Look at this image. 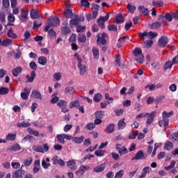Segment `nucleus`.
I'll list each match as a JSON object with an SVG mask.
<instances>
[{"instance_id": "obj_27", "label": "nucleus", "mask_w": 178, "mask_h": 178, "mask_svg": "<svg viewBox=\"0 0 178 178\" xmlns=\"http://www.w3.org/2000/svg\"><path fill=\"white\" fill-rule=\"evenodd\" d=\"M60 30L61 34L63 35H67V34H70L72 33V30L67 26H63Z\"/></svg>"}, {"instance_id": "obj_26", "label": "nucleus", "mask_w": 178, "mask_h": 178, "mask_svg": "<svg viewBox=\"0 0 178 178\" xmlns=\"http://www.w3.org/2000/svg\"><path fill=\"white\" fill-rule=\"evenodd\" d=\"M115 131V124H110L106 128V133L108 134H111V133H113Z\"/></svg>"}, {"instance_id": "obj_28", "label": "nucleus", "mask_w": 178, "mask_h": 178, "mask_svg": "<svg viewBox=\"0 0 178 178\" xmlns=\"http://www.w3.org/2000/svg\"><path fill=\"white\" fill-rule=\"evenodd\" d=\"M80 106V101L78 99L71 102L69 104L70 109H72V108H78Z\"/></svg>"}, {"instance_id": "obj_33", "label": "nucleus", "mask_w": 178, "mask_h": 178, "mask_svg": "<svg viewBox=\"0 0 178 178\" xmlns=\"http://www.w3.org/2000/svg\"><path fill=\"white\" fill-rule=\"evenodd\" d=\"M38 62L39 65L45 66V65H47V58L44 56H40L38 58Z\"/></svg>"}, {"instance_id": "obj_20", "label": "nucleus", "mask_w": 178, "mask_h": 178, "mask_svg": "<svg viewBox=\"0 0 178 178\" xmlns=\"http://www.w3.org/2000/svg\"><path fill=\"white\" fill-rule=\"evenodd\" d=\"M22 72H23V68H22V67H17L16 68L13 69L12 74L14 77H17L19 74L22 73Z\"/></svg>"}, {"instance_id": "obj_16", "label": "nucleus", "mask_w": 178, "mask_h": 178, "mask_svg": "<svg viewBox=\"0 0 178 178\" xmlns=\"http://www.w3.org/2000/svg\"><path fill=\"white\" fill-rule=\"evenodd\" d=\"M24 92L21 93V97L22 98V99L26 101V99H29V96L30 95L31 90L29 88H25L24 89Z\"/></svg>"}, {"instance_id": "obj_45", "label": "nucleus", "mask_w": 178, "mask_h": 178, "mask_svg": "<svg viewBox=\"0 0 178 178\" xmlns=\"http://www.w3.org/2000/svg\"><path fill=\"white\" fill-rule=\"evenodd\" d=\"M102 99V95L101 93L95 94L93 97L94 102H99Z\"/></svg>"}, {"instance_id": "obj_51", "label": "nucleus", "mask_w": 178, "mask_h": 178, "mask_svg": "<svg viewBox=\"0 0 178 178\" xmlns=\"http://www.w3.org/2000/svg\"><path fill=\"white\" fill-rule=\"evenodd\" d=\"M58 143H60L61 144H65V136L63 134L57 135Z\"/></svg>"}, {"instance_id": "obj_30", "label": "nucleus", "mask_w": 178, "mask_h": 178, "mask_svg": "<svg viewBox=\"0 0 178 178\" xmlns=\"http://www.w3.org/2000/svg\"><path fill=\"white\" fill-rule=\"evenodd\" d=\"M116 24H120V23H123L124 22V17H123V15L122 13H119L115 16Z\"/></svg>"}, {"instance_id": "obj_5", "label": "nucleus", "mask_w": 178, "mask_h": 178, "mask_svg": "<svg viewBox=\"0 0 178 178\" xmlns=\"http://www.w3.org/2000/svg\"><path fill=\"white\" fill-rule=\"evenodd\" d=\"M42 26V17H39V18H36L35 19H33V30H38L39 27H41Z\"/></svg>"}, {"instance_id": "obj_38", "label": "nucleus", "mask_w": 178, "mask_h": 178, "mask_svg": "<svg viewBox=\"0 0 178 178\" xmlns=\"http://www.w3.org/2000/svg\"><path fill=\"white\" fill-rule=\"evenodd\" d=\"M174 112L173 111L167 113L166 111H163L162 115H163V119H169V118H170L171 116H173L174 115Z\"/></svg>"}, {"instance_id": "obj_6", "label": "nucleus", "mask_w": 178, "mask_h": 178, "mask_svg": "<svg viewBox=\"0 0 178 178\" xmlns=\"http://www.w3.org/2000/svg\"><path fill=\"white\" fill-rule=\"evenodd\" d=\"M168 42H169V40L168 39V37L161 36V38L159 40L158 45L159 47H161L162 48H164V47H166V44Z\"/></svg>"}, {"instance_id": "obj_31", "label": "nucleus", "mask_w": 178, "mask_h": 178, "mask_svg": "<svg viewBox=\"0 0 178 178\" xmlns=\"http://www.w3.org/2000/svg\"><path fill=\"white\" fill-rule=\"evenodd\" d=\"M118 130H123L126 127V122H124V118L121 119L118 122Z\"/></svg>"}, {"instance_id": "obj_7", "label": "nucleus", "mask_w": 178, "mask_h": 178, "mask_svg": "<svg viewBox=\"0 0 178 178\" xmlns=\"http://www.w3.org/2000/svg\"><path fill=\"white\" fill-rule=\"evenodd\" d=\"M140 159H145L143 150H138L136 156L132 157L131 161H138Z\"/></svg>"}, {"instance_id": "obj_43", "label": "nucleus", "mask_w": 178, "mask_h": 178, "mask_svg": "<svg viewBox=\"0 0 178 178\" xmlns=\"http://www.w3.org/2000/svg\"><path fill=\"white\" fill-rule=\"evenodd\" d=\"M159 124L160 127H162V124L163 125V127H168V126H169V120L163 118V120L159 122Z\"/></svg>"}, {"instance_id": "obj_64", "label": "nucleus", "mask_w": 178, "mask_h": 178, "mask_svg": "<svg viewBox=\"0 0 178 178\" xmlns=\"http://www.w3.org/2000/svg\"><path fill=\"white\" fill-rule=\"evenodd\" d=\"M152 5H153V6H163V1H153Z\"/></svg>"}, {"instance_id": "obj_60", "label": "nucleus", "mask_w": 178, "mask_h": 178, "mask_svg": "<svg viewBox=\"0 0 178 178\" xmlns=\"http://www.w3.org/2000/svg\"><path fill=\"white\" fill-rule=\"evenodd\" d=\"M15 52V59H20V57L22 56V51L20 50V48L16 49Z\"/></svg>"}, {"instance_id": "obj_24", "label": "nucleus", "mask_w": 178, "mask_h": 178, "mask_svg": "<svg viewBox=\"0 0 178 178\" xmlns=\"http://www.w3.org/2000/svg\"><path fill=\"white\" fill-rule=\"evenodd\" d=\"M92 51L94 59H99V49L97 47H92Z\"/></svg>"}, {"instance_id": "obj_41", "label": "nucleus", "mask_w": 178, "mask_h": 178, "mask_svg": "<svg viewBox=\"0 0 178 178\" xmlns=\"http://www.w3.org/2000/svg\"><path fill=\"white\" fill-rule=\"evenodd\" d=\"M173 148V143L170 141H168L167 143H165L164 145V149H166L167 151H170Z\"/></svg>"}, {"instance_id": "obj_57", "label": "nucleus", "mask_w": 178, "mask_h": 178, "mask_svg": "<svg viewBox=\"0 0 178 178\" xmlns=\"http://www.w3.org/2000/svg\"><path fill=\"white\" fill-rule=\"evenodd\" d=\"M85 129H87V130H93V129H95V124L90 122L86 125Z\"/></svg>"}, {"instance_id": "obj_19", "label": "nucleus", "mask_w": 178, "mask_h": 178, "mask_svg": "<svg viewBox=\"0 0 178 178\" xmlns=\"http://www.w3.org/2000/svg\"><path fill=\"white\" fill-rule=\"evenodd\" d=\"M138 9L142 15H144V16H149V10H148V8H145L144 6H140Z\"/></svg>"}, {"instance_id": "obj_23", "label": "nucleus", "mask_w": 178, "mask_h": 178, "mask_svg": "<svg viewBox=\"0 0 178 178\" xmlns=\"http://www.w3.org/2000/svg\"><path fill=\"white\" fill-rule=\"evenodd\" d=\"M84 136H81L79 137H74L72 138L73 143H75V144H81L84 142Z\"/></svg>"}, {"instance_id": "obj_18", "label": "nucleus", "mask_w": 178, "mask_h": 178, "mask_svg": "<svg viewBox=\"0 0 178 178\" xmlns=\"http://www.w3.org/2000/svg\"><path fill=\"white\" fill-rule=\"evenodd\" d=\"M74 91L75 89L73 86H67L64 90V92L66 95H72V94H74Z\"/></svg>"}, {"instance_id": "obj_12", "label": "nucleus", "mask_w": 178, "mask_h": 178, "mask_svg": "<svg viewBox=\"0 0 178 178\" xmlns=\"http://www.w3.org/2000/svg\"><path fill=\"white\" fill-rule=\"evenodd\" d=\"M77 67L78 69H79V74L81 76H84L87 72V66L79 63L77 64Z\"/></svg>"}, {"instance_id": "obj_2", "label": "nucleus", "mask_w": 178, "mask_h": 178, "mask_svg": "<svg viewBox=\"0 0 178 178\" xmlns=\"http://www.w3.org/2000/svg\"><path fill=\"white\" fill-rule=\"evenodd\" d=\"M133 54L134 56H139V58H136V62H138V63H144V55H143V50L140 49V47H136L135 49L133 51Z\"/></svg>"}, {"instance_id": "obj_54", "label": "nucleus", "mask_w": 178, "mask_h": 178, "mask_svg": "<svg viewBox=\"0 0 178 178\" xmlns=\"http://www.w3.org/2000/svg\"><path fill=\"white\" fill-rule=\"evenodd\" d=\"M108 30L109 31H118V26L115 24H109L108 25Z\"/></svg>"}, {"instance_id": "obj_11", "label": "nucleus", "mask_w": 178, "mask_h": 178, "mask_svg": "<svg viewBox=\"0 0 178 178\" xmlns=\"http://www.w3.org/2000/svg\"><path fill=\"white\" fill-rule=\"evenodd\" d=\"M149 27L152 30H156L158 29H161V27H162V22L157 21L153 22L152 24H149Z\"/></svg>"}, {"instance_id": "obj_44", "label": "nucleus", "mask_w": 178, "mask_h": 178, "mask_svg": "<svg viewBox=\"0 0 178 178\" xmlns=\"http://www.w3.org/2000/svg\"><path fill=\"white\" fill-rule=\"evenodd\" d=\"M118 151L120 155H123L129 153V151L127 150V148H126V147L118 148Z\"/></svg>"}, {"instance_id": "obj_17", "label": "nucleus", "mask_w": 178, "mask_h": 178, "mask_svg": "<svg viewBox=\"0 0 178 178\" xmlns=\"http://www.w3.org/2000/svg\"><path fill=\"white\" fill-rule=\"evenodd\" d=\"M8 149V151L17 152V151H20V149H22V147H20V145H19V143H15L13 145H10Z\"/></svg>"}, {"instance_id": "obj_49", "label": "nucleus", "mask_w": 178, "mask_h": 178, "mask_svg": "<svg viewBox=\"0 0 178 178\" xmlns=\"http://www.w3.org/2000/svg\"><path fill=\"white\" fill-rule=\"evenodd\" d=\"M6 94H9V88L5 87L0 88V95H6Z\"/></svg>"}, {"instance_id": "obj_14", "label": "nucleus", "mask_w": 178, "mask_h": 178, "mask_svg": "<svg viewBox=\"0 0 178 178\" xmlns=\"http://www.w3.org/2000/svg\"><path fill=\"white\" fill-rule=\"evenodd\" d=\"M30 16H31V18L33 19V20H35L36 19H38L39 17H41L38 11L37 10L34 9V8L31 10Z\"/></svg>"}, {"instance_id": "obj_53", "label": "nucleus", "mask_w": 178, "mask_h": 178, "mask_svg": "<svg viewBox=\"0 0 178 178\" xmlns=\"http://www.w3.org/2000/svg\"><path fill=\"white\" fill-rule=\"evenodd\" d=\"M78 41L79 42H86L87 41V38L86 37V35H79L78 36Z\"/></svg>"}, {"instance_id": "obj_58", "label": "nucleus", "mask_w": 178, "mask_h": 178, "mask_svg": "<svg viewBox=\"0 0 178 178\" xmlns=\"http://www.w3.org/2000/svg\"><path fill=\"white\" fill-rule=\"evenodd\" d=\"M97 26L101 27V29H105V22L101 19V18L97 19Z\"/></svg>"}, {"instance_id": "obj_55", "label": "nucleus", "mask_w": 178, "mask_h": 178, "mask_svg": "<svg viewBox=\"0 0 178 178\" xmlns=\"http://www.w3.org/2000/svg\"><path fill=\"white\" fill-rule=\"evenodd\" d=\"M124 175V170H121L115 173L114 178H122Z\"/></svg>"}, {"instance_id": "obj_40", "label": "nucleus", "mask_w": 178, "mask_h": 178, "mask_svg": "<svg viewBox=\"0 0 178 178\" xmlns=\"http://www.w3.org/2000/svg\"><path fill=\"white\" fill-rule=\"evenodd\" d=\"M95 118H97L98 119H104V117L105 116V112L102 111H99L95 112Z\"/></svg>"}, {"instance_id": "obj_13", "label": "nucleus", "mask_w": 178, "mask_h": 178, "mask_svg": "<svg viewBox=\"0 0 178 178\" xmlns=\"http://www.w3.org/2000/svg\"><path fill=\"white\" fill-rule=\"evenodd\" d=\"M31 98H35V99H42V96L41 95V92L38 90H33L31 94Z\"/></svg>"}, {"instance_id": "obj_32", "label": "nucleus", "mask_w": 178, "mask_h": 178, "mask_svg": "<svg viewBox=\"0 0 178 178\" xmlns=\"http://www.w3.org/2000/svg\"><path fill=\"white\" fill-rule=\"evenodd\" d=\"M27 131L29 134H32V136H34L35 137H38V136H40V132H38V131L33 130V128L31 127H29Z\"/></svg>"}, {"instance_id": "obj_36", "label": "nucleus", "mask_w": 178, "mask_h": 178, "mask_svg": "<svg viewBox=\"0 0 178 178\" xmlns=\"http://www.w3.org/2000/svg\"><path fill=\"white\" fill-rule=\"evenodd\" d=\"M48 35L50 40H52V38H56V32H55L53 29H50L48 31Z\"/></svg>"}, {"instance_id": "obj_50", "label": "nucleus", "mask_w": 178, "mask_h": 178, "mask_svg": "<svg viewBox=\"0 0 178 178\" xmlns=\"http://www.w3.org/2000/svg\"><path fill=\"white\" fill-rule=\"evenodd\" d=\"M127 8L128 12H129V13H134V12H136V6H132L130 3L127 4Z\"/></svg>"}, {"instance_id": "obj_56", "label": "nucleus", "mask_w": 178, "mask_h": 178, "mask_svg": "<svg viewBox=\"0 0 178 178\" xmlns=\"http://www.w3.org/2000/svg\"><path fill=\"white\" fill-rule=\"evenodd\" d=\"M95 154L96 155V156L99 157L104 156V155H105V151L102 149L96 150L95 152Z\"/></svg>"}, {"instance_id": "obj_10", "label": "nucleus", "mask_w": 178, "mask_h": 178, "mask_svg": "<svg viewBox=\"0 0 178 178\" xmlns=\"http://www.w3.org/2000/svg\"><path fill=\"white\" fill-rule=\"evenodd\" d=\"M51 161H53V165H60V166L65 165V161L61 159H58V156H54Z\"/></svg>"}, {"instance_id": "obj_48", "label": "nucleus", "mask_w": 178, "mask_h": 178, "mask_svg": "<svg viewBox=\"0 0 178 178\" xmlns=\"http://www.w3.org/2000/svg\"><path fill=\"white\" fill-rule=\"evenodd\" d=\"M170 140H171V141H177L178 143V132L172 134L170 136Z\"/></svg>"}, {"instance_id": "obj_34", "label": "nucleus", "mask_w": 178, "mask_h": 178, "mask_svg": "<svg viewBox=\"0 0 178 178\" xmlns=\"http://www.w3.org/2000/svg\"><path fill=\"white\" fill-rule=\"evenodd\" d=\"M175 63H173V61L168 60L165 62L163 66L164 70H168V69H172V66H173Z\"/></svg>"}, {"instance_id": "obj_21", "label": "nucleus", "mask_w": 178, "mask_h": 178, "mask_svg": "<svg viewBox=\"0 0 178 178\" xmlns=\"http://www.w3.org/2000/svg\"><path fill=\"white\" fill-rule=\"evenodd\" d=\"M105 163H102L100 165L95 167L93 170L95 172V173H101V172H104V170L105 169Z\"/></svg>"}, {"instance_id": "obj_52", "label": "nucleus", "mask_w": 178, "mask_h": 178, "mask_svg": "<svg viewBox=\"0 0 178 178\" xmlns=\"http://www.w3.org/2000/svg\"><path fill=\"white\" fill-rule=\"evenodd\" d=\"M12 40L10 39H6L4 40H3L2 42V46L3 47H9V45H10V44H12Z\"/></svg>"}, {"instance_id": "obj_37", "label": "nucleus", "mask_w": 178, "mask_h": 178, "mask_svg": "<svg viewBox=\"0 0 178 178\" xmlns=\"http://www.w3.org/2000/svg\"><path fill=\"white\" fill-rule=\"evenodd\" d=\"M8 37H9L10 38H14L16 39L17 38V35H16V33H13V29L12 28H10L7 33Z\"/></svg>"}, {"instance_id": "obj_1", "label": "nucleus", "mask_w": 178, "mask_h": 178, "mask_svg": "<svg viewBox=\"0 0 178 178\" xmlns=\"http://www.w3.org/2000/svg\"><path fill=\"white\" fill-rule=\"evenodd\" d=\"M29 67H31L33 71L31 72V76H27V80L29 83H33L34 81V79H35V70H37V63H35V62H31L29 63Z\"/></svg>"}, {"instance_id": "obj_39", "label": "nucleus", "mask_w": 178, "mask_h": 178, "mask_svg": "<svg viewBox=\"0 0 178 178\" xmlns=\"http://www.w3.org/2000/svg\"><path fill=\"white\" fill-rule=\"evenodd\" d=\"M64 15L67 19H69V17L73 16V12L71 9L67 8L64 10Z\"/></svg>"}, {"instance_id": "obj_47", "label": "nucleus", "mask_w": 178, "mask_h": 178, "mask_svg": "<svg viewBox=\"0 0 178 178\" xmlns=\"http://www.w3.org/2000/svg\"><path fill=\"white\" fill-rule=\"evenodd\" d=\"M31 163H33V157H29V159L24 160V166H26V168H29Z\"/></svg>"}, {"instance_id": "obj_59", "label": "nucleus", "mask_w": 178, "mask_h": 178, "mask_svg": "<svg viewBox=\"0 0 178 178\" xmlns=\"http://www.w3.org/2000/svg\"><path fill=\"white\" fill-rule=\"evenodd\" d=\"M175 165H176V161H172L170 162V165L168 166L164 167V169H165V170H170V169H173V168H175Z\"/></svg>"}, {"instance_id": "obj_3", "label": "nucleus", "mask_w": 178, "mask_h": 178, "mask_svg": "<svg viewBox=\"0 0 178 178\" xmlns=\"http://www.w3.org/2000/svg\"><path fill=\"white\" fill-rule=\"evenodd\" d=\"M47 24L51 27H58L60 24V21L58 17H50L47 20Z\"/></svg>"}, {"instance_id": "obj_29", "label": "nucleus", "mask_w": 178, "mask_h": 178, "mask_svg": "<svg viewBox=\"0 0 178 178\" xmlns=\"http://www.w3.org/2000/svg\"><path fill=\"white\" fill-rule=\"evenodd\" d=\"M156 114V112H152L150 114H149V118L147 120V124H151L152 122H154V118H155V115Z\"/></svg>"}, {"instance_id": "obj_25", "label": "nucleus", "mask_w": 178, "mask_h": 178, "mask_svg": "<svg viewBox=\"0 0 178 178\" xmlns=\"http://www.w3.org/2000/svg\"><path fill=\"white\" fill-rule=\"evenodd\" d=\"M30 126H31V124L26 121H23L22 122H19L17 124V127H19V128L30 127Z\"/></svg>"}, {"instance_id": "obj_15", "label": "nucleus", "mask_w": 178, "mask_h": 178, "mask_svg": "<svg viewBox=\"0 0 178 178\" xmlns=\"http://www.w3.org/2000/svg\"><path fill=\"white\" fill-rule=\"evenodd\" d=\"M88 168L85 165H81L78 170L76 171L75 175H76L79 177L81 176H83L84 173L86 172V170H87Z\"/></svg>"}, {"instance_id": "obj_9", "label": "nucleus", "mask_w": 178, "mask_h": 178, "mask_svg": "<svg viewBox=\"0 0 178 178\" xmlns=\"http://www.w3.org/2000/svg\"><path fill=\"white\" fill-rule=\"evenodd\" d=\"M79 23L80 22L79 21V15H75L74 16V18L70 21V26L71 27V29H73L74 26H79Z\"/></svg>"}, {"instance_id": "obj_35", "label": "nucleus", "mask_w": 178, "mask_h": 178, "mask_svg": "<svg viewBox=\"0 0 178 178\" xmlns=\"http://www.w3.org/2000/svg\"><path fill=\"white\" fill-rule=\"evenodd\" d=\"M32 149L33 151H35V152H41L42 154H44V149L41 145L33 146Z\"/></svg>"}, {"instance_id": "obj_62", "label": "nucleus", "mask_w": 178, "mask_h": 178, "mask_svg": "<svg viewBox=\"0 0 178 178\" xmlns=\"http://www.w3.org/2000/svg\"><path fill=\"white\" fill-rule=\"evenodd\" d=\"M42 166L43 169H48V168H49V166H51V163H47V161L43 159L42 161Z\"/></svg>"}, {"instance_id": "obj_22", "label": "nucleus", "mask_w": 178, "mask_h": 178, "mask_svg": "<svg viewBox=\"0 0 178 178\" xmlns=\"http://www.w3.org/2000/svg\"><path fill=\"white\" fill-rule=\"evenodd\" d=\"M67 166L72 170H76V169H77V166H76V161H74V160H70L67 161Z\"/></svg>"}, {"instance_id": "obj_4", "label": "nucleus", "mask_w": 178, "mask_h": 178, "mask_svg": "<svg viewBox=\"0 0 178 178\" xmlns=\"http://www.w3.org/2000/svg\"><path fill=\"white\" fill-rule=\"evenodd\" d=\"M102 37V38H101ZM105 38H108V34L106 33H103L100 35V34H97V45H106V40Z\"/></svg>"}, {"instance_id": "obj_46", "label": "nucleus", "mask_w": 178, "mask_h": 178, "mask_svg": "<svg viewBox=\"0 0 178 178\" xmlns=\"http://www.w3.org/2000/svg\"><path fill=\"white\" fill-rule=\"evenodd\" d=\"M164 19H165L167 22H172V20H173V13H167L164 16Z\"/></svg>"}, {"instance_id": "obj_61", "label": "nucleus", "mask_w": 178, "mask_h": 178, "mask_svg": "<svg viewBox=\"0 0 178 178\" xmlns=\"http://www.w3.org/2000/svg\"><path fill=\"white\" fill-rule=\"evenodd\" d=\"M2 5L5 9H8V8H9V6H10L9 0H2Z\"/></svg>"}, {"instance_id": "obj_63", "label": "nucleus", "mask_w": 178, "mask_h": 178, "mask_svg": "<svg viewBox=\"0 0 178 178\" xmlns=\"http://www.w3.org/2000/svg\"><path fill=\"white\" fill-rule=\"evenodd\" d=\"M66 101L63 99H60L58 103L57 106H59L60 108H63L64 106H66Z\"/></svg>"}, {"instance_id": "obj_8", "label": "nucleus", "mask_w": 178, "mask_h": 178, "mask_svg": "<svg viewBox=\"0 0 178 178\" xmlns=\"http://www.w3.org/2000/svg\"><path fill=\"white\" fill-rule=\"evenodd\" d=\"M23 175H24V171H23L21 168L19 170H15V172H13L12 178H22Z\"/></svg>"}, {"instance_id": "obj_42", "label": "nucleus", "mask_w": 178, "mask_h": 178, "mask_svg": "<svg viewBox=\"0 0 178 178\" xmlns=\"http://www.w3.org/2000/svg\"><path fill=\"white\" fill-rule=\"evenodd\" d=\"M6 140L8 141H15L16 140V134H8Z\"/></svg>"}]
</instances>
